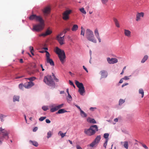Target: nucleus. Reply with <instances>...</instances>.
Returning a JSON list of instances; mask_svg holds the SVG:
<instances>
[{
    "label": "nucleus",
    "instance_id": "1",
    "mask_svg": "<svg viewBox=\"0 0 149 149\" xmlns=\"http://www.w3.org/2000/svg\"><path fill=\"white\" fill-rule=\"evenodd\" d=\"M29 19L30 20L35 19L40 23L39 24L33 26V31H38L43 29L44 26V22L40 16H37L36 15H32L29 17Z\"/></svg>",
    "mask_w": 149,
    "mask_h": 149
},
{
    "label": "nucleus",
    "instance_id": "2",
    "mask_svg": "<svg viewBox=\"0 0 149 149\" xmlns=\"http://www.w3.org/2000/svg\"><path fill=\"white\" fill-rule=\"evenodd\" d=\"M55 52L58 55L60 60L62 64L64 63L66 58L64 51L61 50L58 47H56L55 49Z\"/></svg>",
    "mask_w": 149,
    "mask_h": 149
},
{
    "label": "nucleus",
    "instance_id": "3",
    "mask_svg": "<svg viewBox=\"0 0 149 149\" xmlns=\"http://www.w3.org/2000/svg\"><path fill=\"white\" fill-rule=\"evenodd\" d=\"M98 131V127L97 125H95L90 126L88 129H85L84 130V133L88 136H91L94 135Z\"/></svg>",
    "mask_w": 149,
    "mask_h": 149
},
{
    "label": "nucleus",
    "instance_id": "4",
    "mask_svg": "<svg viewBox=\"0 0 149 149\" xmlns=\"http://www.w3.org/2000/svg\"><path fill=\"white\" fill-rule=\"evenodd\" d=\"M86 38L89 41L96 43L97 41L94 37L93 32L89 29H87L86 31Z\"/></svg>",
    "mask_w": 149,
    "mask_h": 149
},
{
    "label": "nucleus",
    "instance_id": "5",
    "mask_svg": "<svg viewBox=\"0 0 149 149\" xmlns=\"http://www.w3.org/2000/svg\"><path fill=\"white\" fill-rule=\"evenodd\" d=\"M43 81L48 85L54 87L55 83L53 81L51 75H47L44 77Z\"/></svg>",
    "mask_w": 149,
    "mask_h": 149
},
{
    "label": "nucleus",
    "instance_id": "6",
    "mask_svg": "<svg viewBox=\"0 0 149 149\" xmlns=\"http://www.w3.org/2000/svg\"><path fill=\"white\" fill-rule=\"evenodd\" d=\"M75 83L77 86L79 88L78 91L80 94L82 95H83L85 93L84 87L83 84L79 82L77 80L75 81Z\"/></svg>",
    "mask_w": 149,
    "mask_h": 149
},
{
    "label": "nucleus",
    "instance_id": "7",
    "mask_svg": "<svg viewBox=\"0 0 149 149\" xmlns=\"http://www.w3.org/2000/svg\"><path fill=\"white\" fill-rule=\"evenodd\" d=\"M9 133V132L1 127L0 128V134H1L3 136V138L4 137L6 139H8L9 138L8 135Z\"/></svg>",
    "mask_w": 149,
    "mask_h": 149
},
{
    "label": "nucleus",
    "instance_id": "8",
    "mask_svg": "<svg viewBox=\"0 0 149 149\" xmlns=\"http://www.w3.org/2000/svg\"><path fill=\"white\" fill-rule=\"evenodd\" d=\"M71 10H67L65 11L63 13V19L64 20H67L69 18V15L71 13Z\"/></svg>",
    "mask_w": 149,
    "mask_h": 149
},
{
    "label": "nucleus",
    "instance_id": "9",
    "mask_svg": "<svg viewBox=\"0 0 149 149\" xmlns=\"http://www.w3.org/2000/svg\"><path fill=\"white\" fill-rule=\"evenodd\" d=\"M50 10V8L49 6L45 7L42 10L43 14L45 16H47L49 14Z\"/></svg>",
    "mask_w": 149,
    "mask_h": 149
},
{
    "label": "nucleus",
    "instance_id": "10",
    "mask_svg": "<svg viewBox=\"0 0 149 149\" xmlns=\"http://www.w3.org/2000/svg\"><path fill=\"white\" fill-rule=\"evenodd\" d=\"M63 106V104H61L58 105L57 106H55L54 107L51 108L50 109V111L51 112H54L57 110L59 109L62 108Z\"/></svg>",
    "mask_w": 149,
    "mask_h": 149
},
{
    "label": "nucleus",
    "instance_id": "11",
    "mask_svg": "<svg viewBox=\"0 0 149 149\" xmlns=\"http://www.w3.org/2000/svg\"><path fill=\"white\" fill-rule=\"evenodd\" d=\"M65 36L62 37H59V36H57L56 39L60 45H62L64 44V40Z\"/></svg>",
    "mask_w": 149,
    "mask_h": 149
},
{
    "label": "nucleus",
    "instance_id": "12",
    "mask_svg": "<svg viewBox=\"0 0 149 149\" xmlns=\"http://www.w3.org/2000/svg\"><path fill=\"white\" fill-rule=\"evenodd\" d=\"M107 60L110 64H114L118 62V60L115 58H107Z\"/></svg>",
    "mask_w": 149,
    "mask_h": 149
},
{
    "label": "nucleus",
    "instance_id": "13",
    "mask_svg": "<svg viewBox=\"0 0 149 149\" xmlns=\"http://www.w3.org/2000/svg\"><path fill=\"white\" fill-rule=\"evenodd\" d=\"M34 85V84L32 81H29L25 84L24 86L26 88H29Z\"/></svg>",
    "mask_w": 149,
    "mask_h": 149
},
{
    "label": "nucleus",
    "instance_id": "14",
    "mask_svg": "<svg viewBox=\"0 0 149 149\" xmlns=\"http://www.w3.org/2000/svg\"><path fill=\"white\" fill-rule=\"evenodd\" d=\"M52 31L49 30V29H48L45 33H42L41 34H40L39 35L40 36H43V37H45L47 35H49L50 34L52 33Z\"/></svg>",
    "mask_w": 149,
    "mask_h": 149
},
{
    "label": "nucleus",
    "instance_id": "15",
    "mask_svg": "<svg viewBox=\"0 0 149 149\" xmlns=\"http://www.w3.org/2000/svg\"><path fill=\"white\" fill-rule=\"evenodd\" d=\"M94 34L97 38L98 39L99 42H101V40L100 37L98 30L97 29H95V30Z\"/></svg>",
    "mask_w": 149,
    "mask_h": 149
},
{
    "label": "nucleus",
    "instance_id": "16",
    "mask_svg": "<svg viewBox=\"0 0 149 149\" xmlns=\"http://www.w3.org/2000/svg\"><path fill=\"white\" fill-rule=\"evenodd\" d=\"M100 73L101 75V78H106L107 76V72L105 70H102L100 71Z\"/></svg>",
    "mask_w": 149,
    "mask_h": 149
},
{
    "label": "nucleus",
    "instance_id": "17",
    "mask_svg": "<svg viewBox=\"0 0 149 149\" xmlns=\"http://www.w3.org/2000/svg\"><path fill=\"white\" fill-rule=\"evenodd\" d=\"M144 16V13L141 12L140 13H139L136 15V20L138 21L140 20V18L141 17H143Z\"/></svg>",
    "mask_w": 149,
    "mask_h": 149
},
{
    "label": "nucleus",
    "instance_id": "18",
    "mask_svg": "<svg viewBox=\"0 0 149 149\" xmlns=\"http://www.w3.org/2000/svg\"><path fill=\"white\" fill-rule=\"evenodd\" d=\"M131 32L128 30L124 29V34L125 36L129 37L131 36Z\"/></svg>",
    "mask_w": 149,
    "mask_h": 149
},
{
    "label": "nucleus",
    "instance_id": "19",
    "mask_svg": "<svg viewBox=\"0 0 149 149\" xmlns=\"http://www.w3.org/2000/svg\"><path fill=\"white\" fill-rule=\"evenodd\" d=\"M121 144L123 145V146L126 149H128V143L127 141L125 142H121Z\"/></svg>",
    "mask_w": 149,
    "mask_h": 149
},
{
    "label": "nucleus",
    "instance_id": "20",
    "mask_svg": "<svg viewBox=\"0 0 149 149\" xmlns=\"http://www.w3.org/2000/svg\"><path fill=\"white\" fill-rule=\"evenodd\" d=\"M47 63H49L52 66H54V64L52 60L50 58L46 59Z\"/></svg>",
    "mask_w": 149,
    "mask_h": 149
},
{
    "label": "nucleus",
    "instance_id": "21",
    "mask_svg": "<svg viewBox=\"0 0 149 149\" xmlns=\"http://www.w3.org/2000/svg\"><path fill=\"white\" fill-rule=\"evenodd\" d=\"M113 20L115 23L116 26L118 28L120 27V26L119 22L118 19L116 18H113Z\"/></svg>",
    "mask_w": 149,
    "mask_h": 149
},
{
    "label": "nucleus",
    "instance_id": "22",
    "mask_svg": "<svg viewBox=\"0 0 149 149\" xmlns=\"http://www.w3.org/2000/svg\"><path fill=\"white\" fill-rule=\"evenodd\" d=\"M78 26L77 24H74L71 28V30L73 31H76L78 29Z\"/></svg>",
    "mask_w": 149,
    "mask_h": 149
},
{
    "label": "nucleus",
    "instance_id": "23",
    "mask_svg": "<svg viewBox=\"0 0 149 149\" xmlns=\"http://www.w3.org/2000/svg\"><path fill=\"white\" fill-rule=\"evenodd\" d=\"M101 139L100 135L97 136L95 139L94 141L97 144L100 141Z\"/></svg>",
    "mask_w": 149,
    "mask_h": 149
},
{
    "label": "nucleus",
    "instance_id": "24",
    "mask_svg": "<svg viewBox=\"0 0 149 149\" xmlns=\"http://www.w3.org/2000/svg\"><path fill=\"white\" fill-rule=\"evenodd\" d=\"M87 121L88 122L91 123H96V121L94 119H91L90 118H88L87 119Z\"/></svg>",
    "mask_w": 149,
    "mask_h": 149
},
{
    "label": "nucleus",
    "instance_id": "25",
    "mask_svg": "<svg viewBox=\"0 0 149 149\" xmlns=\"http://www.w3.org/2000/svg\"><path fill=\"white\" fill-rule=\"evenodd\" d=\"M29 142L31 143L33 145L36 147H37L38 145V142L35 141H32L30 140L29 141Z\"/></svg>",
    "mask_w": 149,
    "mask_h": 149
},
{
    "label": "nucleus",
    "instance_id": "26",
    "mask_svg": "<svg viewBox=\"0 0 149 149\" xmlns=\"http://www.w3.org/2000/svg\"><path fill=\"white\" fill-rule=\"evenodd\" d=\"M67 112V111L64 109H61L59 110L56 113V114L63 113Z\"/></svg>",
    "mask_w": 149,
    "mask_h": 149
},
{
    "label": "nucleus",
    "instance_id": "27",
    "mask_svg": "<svg viewBox=\"0 0 149 149\" xmlns=\"http://www.w3.org/2000/svg\"><path fill=\"white\" fill-rule=\"evenodd\" d=\"M80 112V115L82 117H86L87 116V115L86 114V113H85L82 110H81V111Z\"/></svg>",
    "mask_w": 149,
    "mask_h": 149
},
{
    "label": "nucleus",
    "instance_id": "28",
    "mask_svg": "<svg viewBox=\"0 0 149 149\" xmlns=\"http://www.w3.org/2000/svg\"><path fill=\"white\" fill-rule=\"evenodd\" d=\"M139 93L141 94V97L143 98L144 96V92L142 88H140L139 90Z\"/></svg>",
    "mask_w": 149,
    "mask_h": 149
},
{
    "label": "nucleus",
    "instance_id": "29",
    "mask_svg": "<svg viewBox=\"0 0 149 149\" xmlns=\"http://www.w3.org/2000/svg\"><path fill=\"white\" fill-rule=\"evenodd\" d=\"M19 97L18 96H14L13 98V101L15 102L16 101H19Z\"/></svg>",
    "mask_w": 149,
    "mask_h": 149
},
{
    "label": "nucleus",
    "instance_id": "30",
    "mask_svg": "<svg viewBox=\"0 0 149 149\" xmlns=\"http://www.w3.org/2000/svg\"><path fill=\"white\" fill-rule=\"evenodd\" d=\"M67 99L68 102H70L72 100V97L69 93L68 95Z\"/></svg>",
    "mask_w": 149,
    "mask_h": 149
},
{
    "label": "nucleus",
    "instance_id": "31",
    "mask_svg": "<svg viewBox=\"0 0 149 149\" xmlns=\"http://www.w3.org/2000/svg\"><path fill=\"white\" fill-rule=\"evenodd\" d=\"M66 132L63 133L61 131H59L58 133V134H60L62 138H63L65 136Z\"/></svg>",
    "mask_w": 149,
    "mask_h": 149
},
{
    "label": "nucleus",
    "instance_id": "32",
    "mask_svg": "<svg viewBox=\"0 0 149 149\" xmlns=\"http://www.w3.org/2000/svg\"><path fill=\"white\" fill-rule=\"evenodd\" d=\"M148 56L147 55H146L145 56L143 59H142V60L141 61V63H144L145 61L147 60L148 58Z\"/></svg>",
    "mask_w": 149,
    "mask_h": 149
},
{
    "label": "nucleus",
    "instance_id": "33",
    "mask_svg": "<svg viewBox=\"0 0 149 149\" xmlns=\"http://www.w3.org/2000/svg\"><path fill=\"white\" fill-rule=\"evenodd\" d=\"M109 134L108 133H105L104 134V138L106 139V140H107V141H108L109 140Z\"/></svg>",
    "mask_w": 149,
    "mask_h": 149
},
{
    "label": "nucleus",
    "instance_id": "34",
    "mask_svg": "<svg viewBox=\"0 0 149 149\" xmlns=\"http://www.w3.org/2000/svg\"><path fill=\"white\" fill-rule=\"evenodd\" d=\"M26 79L30 80V81H32L35 80L36 79V78L33 77L27 78Z\"/></svg>",
    "mask_w": 149,
    "mask_h": 149
},
{
    "label": "nucleus",
    "instance_id": "35",
    "mask_svg": "<svg viewBox=\"0 0 149 149\" xmlns=\"http://www.w3.org/2000/svg\"><path fill=\"white\" fill-rule=\"evenodd\" d=\"M81 35H82L83 36H84V35L85 30L82 27H81Z\"/></svg>",
    "mask_w": 149,
    "mask_h": 149
},
{
    "label": "nucleus",
    "instance_id": "36",
    "mask_svg": "<svg viewBox=\"0 0 149 149\" xmlns=\"http://www.w3.org/2000/svg\"><path fill=\"white\" fill-rule=\"evenodd\" d=\"M45 52L46 53V59L50 58V55L49 52L47 51H46Z\"/></svg>",
    "mask_w": 149,
    "mask_h": 149
},
{
    "label": "nucleus",
    "instance_id": "37",
    "mask_svg": "<svg viewBox=\"0 0 149 149\" xmlns=\"http://www.w3.org/2000/svg\"><path fill=\"white\" fill-rule=\"evenodd\" d=\"M80 11L83 13L86 14V12L84 8H82L79 9Z\"/></svg>",
    "mask_w": 149,
    "mask_h": 149
},
{
    "label": "nucleus",
    "instance_id": "38",
    "mask_svg": "<svg viewBox=\"0 0 149 149\" xmlns=\"http://www.w3.org/2000/svg\"><path fill=\"white\" fill-rule=\"evenodd\" d=\"M52 133L50 131H49L48 132L47 134V138H50V137H51V136H52Z\"/></svg>",
    "mask_w": 149,
    "mask_h": 149
},
{
    "label": "nucleus",
    "instance_id": "39",
    "mask_svg": "<svg viewBox=\"0 0 149 149\" xmlns=\"http://www.w3.org/2000/svg\"><path fill=\"white\" fill-rule=\"evenodd\" d=\"M42 109L44 111H46L48 109V106H43Z\"/></svg>",
    "mask_w": 149,
    "mask_h": 149
},
{
    "label": "nucleus",
    "instance_id": "40",
    "mask_svg": "<svg viewBox=\"0 0 149 149\" xmlns=\"http://www.w3.org/2000/svg\"><path fill=\"white\" fill-rule=\"evenodd\" d=\"M5 116L4 115L1 114H0V119H1V121H4V120L3 118L5 117Z\"/></svg>",
    "mask_w": 149,
    "mask_h": 149
},
{
    "label": "nucleus",
    "instance_id": "41",
    "mask_svg": "<svg viewBox=\"0 0 149 149\" xmlns=\"http://www.w3.org/2000/svg\"><path fill=\"white\" fill-rule=\"evenodd\" d=\"M46 118V117H41L39 119V120L40 121H42L44 120Z\"/></svg>",
    "mask_w": 149,
    "mask_h": 149
},
{
    "label": "nucleus",
    "instance_id": "42",
    "mask_svg": "<svg viewBox=\"0 0 149 149\" xmlns=\"http://www.w3.org/2000/svg\"><path fill=\"white\" fill-rule=\"evenodd\" d=\"M96 144V143L93 141L90 144V146L92 147H93Z\"/></svg>",
    "mask_w": 149,
    "mask_h": 149
},
{
    "label": "nucleus",
    "instance_id": "43",
    "mask_svg": "<svg viewBox=\"0 0 149 149\" xmlns=\"http://www.w3.org/2000/svg\"><path fill=\"white\" fill-rule=\"evenodd\" d=\"M125 102V100L122 99H120L119 101V104H121Z\"/></svg>",
    "mask_w": 149,
    "mask_h": 149
},
{
    "label": "nucleus",
    "instance_id": "44",
    "mask_svg": "<svg viewBox=\"0 0 149 149\" xmlns=\"http://www.w3.org/2000/svg\"><path fill=\"white\" fill-rule=\"evenodd\" d=\"M70 30V29L69 28H67L65 29L63 31V32H64V33L65 34L67 31H69Z\"/></svg>",
    "mask_w": 149,
    "mask_h": 149
},
{
    "label": "nucleus",
    "instance_id": "45",
    "mask_svg": "<svg viewBox=\"0 0 149 149\" xmlns=\"http://www.w3.org/2000/svg\"><path fill=\"white\" fill-rule=\"evenodd\" d=\"M108 141H107V139L106 140L103 146L105 147V148H106V146L107 145Z\"/></svg>",
    "mask_w": 149,
    "mask_h": 149
},
{
    "label": "nucleus",
    "instance_id": "46",
    "mask_svg": "<svg viewBox=\"0 0 149 149\" xmlns=\"http://www.w3.org/2000/svg\"><path fill=\"white\" fill-rule=\"evenodd\" d=\"M31 66L34 68H36V65L34 63H32L31 65Z\"/></svg>",
    "mask_w": 149,
    "mask_h": 149
},
{
    "label": "nucleus",
    "instance_id": "47",
    "mask_svg": "<svg viewBox=\"0 0 149 149\" xmlns=\"http://www.w3.org/2000/svg\"><path fill=\"white\" fill-rule=\"evenodd\" d=\"M3 139V137L0 136V145L2 143Z\"/></svg>",
    "mask_w": 149,
    "mask_h": 149
},
{
    "label": "nucleus",
    "instance_id": "48",
    "mask_svg": "<svg viewBox=\"0 0 149 149\" xmlns=\"http://www.w3.org/2000/svg\"><path fill=\"white\" fill-rule=\"evenodd\" d=\"M101 1L103 3L105 4L108 2V0H101Z\"/></svg>",
    "mask_w": 149,
    "mask_h": 149
},
{
    "label": "nucleus",
    "instance_id": "49",
    "mask_svg": "<svg viewBox=\"0 0 149 149\" xmlns=\"http://www.w3.org/2000/svg\"><path fill=\"white\" fill-rule=\"evenodd\" d=\"M123 79L125 80H128L129 78V77L126 76L124 77L123 78Z\"/></svg>",
    "mask_w": 149,
    "mask_h": 149
},
{
    "label": "nucleus",
    "instance_id": "50",
    "mask_svg": "<svg viewBox=\"0 0 149 149\" xmlns=\"http://www.w3.org/2000/svg\"><path fill=\"white\" fill-rule=\"evenodd\" d=\"M46 122V123H50L51 122V121L49 119H46L45 120Z\"/></svg>",
    "mask_w": 149,
    "mask_h": 149
},
{
    "label": "nucleus",
    "instance_id": "51",
    "mask_svg": "<svg viewBox=\"0 0 149 149\" xmlns=\"http://www.w3.org/2000/svg\"><path fill=\"white\" fill-rule=\"evenodd\" d=\"M38 128L37 127H35L33 129V131L34 132H36L38 130Z\"/></svg>",
    "mask_w": 149,
    "mask_h": 149
},
{
    "label": "nucleus",
    "instance_id": "52",
    "mask_svg": "<svg viewBox=\"0 0 149 149\" xmlns=\"http://www.w3.org/2000/svg\"><path fill=\"white\" fill-rule=\"evenodd\" d=\"M76 148L77 149H82V148L79 145L76 146Z\"/></svg>",
    "mask_w": 149,
    "mask_h": 149
},
{
    "label": "nucleus",
    "instance_id": "53",
    "mask_svg": "<svg viewBox=\"0 0 149 149\" xmlns=\"http://www.w3.org/2000/svg\"><path fill=\"white\" fill-rule=\"evenodd\" d=\"M142 146L146 149H148V147L146 146V145L144 144H142Z\"/></svg>",
    "mask_w": 149,
    "mask_h": 149
},
{
    "label": "nucleus",
    "instance_id": "54",
    "mask_svg": "<svg viewBox=\"0 0 149 149\" xmlns=\"http://www.w3.org/2000/svg\"><path fill=\"white\" fill-rule=\"evenodd\" d=\"M83 69L87 72H88V70H87V68L85 67L84 66V65H83Z\"/></svg>",
    "mask_w": 149,
    "mask_h": 149
},
{
    "label": "nucleus",
    "instance_id": "55",
    "mask_svg": "<svg viewBox=\"0 0 149 149\" xmlns=\"http://www.w3.org/2000/svg\"><path fill=\"white\" fill-rule=\"evenodd\" d=\"M54 80H55V81H56V82H58L59 81V80L58 79H57V78H56V77H54Z\"/></svg>",
    "mask_w": 149,
    "mask_h": 149
},
{
    "label": "nucleus",
    "instance_id": "56",
    "mask_svg": "<svg viewBox=\"0 0 149 149\" xmlns=\"http://www.w3.org/2000/svg\"><path fill=\"white\" fill-rule=\"evenodd\" d=\"M23 86V85L22 84H20L19 85V87L20 89H22Z\"/></svg>",
    "mask_w": 149,
    "mask_h": 149
},
{
    "label": "nucleus",
    "instance_id": "57",
    "mask_svg": "<svg viewBox=\"0 0 149 149\" xmlns=\"http://www.w3.org/2000/svg\"><path fill=\"white\" fill-rule=\"evenodd\" d=\"M75 106L80 111H81V110L80 107L79 106H78V105L76 104V105H75Z\"/></svg>",
    "mask_w": 149,
    "mask_h": 149
},
{
    "label": "nucleus",
    "instance_id": "58",
    "mask_svg": "<svg viewBox=\"0 0 149 149\" xmlns=\"http://www.w3.org/2000/svg\"><path fill=\"white\" fill-rule=\"evenodd\" d=\"M63 33H64V32H63V31L62 32H61L59 34H58L57 36H59V37H61V36L63 35Z\"/></svg>",
    "mask_w": 149,
    "mask_h": 149
},
{
    "label": "nucleus",
    "instance_id": "59",
    "mask_svg": "<svg viewBox=\"0 0 149 149\" xmlns=\"http://www.w3.org/2000/svg\"><path fill=\"white\" fill-rule=\"evenodd\" d=\"M69 83L70 85H73V83L71 81V80H69Z\"/></svg>",
    "mask_w": 149,
    "mask_h": 149
},
{
    "label": "nucleus",
    "instance_id": "60",
    "mask_svg": "<svg viewBox=\"0 0 149 149\" xmlns=\"http://www.w3.org/2000/svg\"><path fill=\"white\" fill-rule=\"evenodd\" d=\"M128 84V83H125V84H123L122 86V87H124L125 86H126V85H127Z\"/></svg>",
    "mask_w": 149,
    "mask_h": 149
},
{
    "label": "nucleus",
    "instance_id": "61",
    "mask_svg": "<svg viewBox=\"0 0 149 149\" xmlns=\"http://www.w3.org/2000/svg\"><path fill=\"white\" fill-rule=\"evenodd\" d=\"M29 49L30 50V51L33 50V47L32 46H30L29 47Z\"/></svg>",
    "mask_w": 149,
    "mask_h": 149
},
{
    "label": "nucleus",
    "instance_id": "62",
    "mask_svg": "<svg viewBox=\"0 0 149 149\" xmlns=\"http://www.w3.org/2000/svg\"><path fill=\"white\" fill-rule=\"evenodd\" d=\"M40 66L41 67V68H42V71H44L45 69H44L43 68L42 65V64H41V65H40Z\"/></svg>",
    "mask_w": 149,
    "mask_h": 149
},
{
    "label": "nucleus",
    "instance_id": "63",
    "mask_svg": "<svg viewBox=\"0 0 149 149\" xmlns=\"http://www.w3.org/2000/svg\"><path fill=\"white\" fill-rule=\"evenodd\" d=\"M123 78L122 79H121L120 80V81H119V83H122L123 82Z\"/></svg>",
    "mask_w": 149,
    "mask_h": 149
},
{
    "label": "nucleus",
    "instance_id": "64",
    "mask_svg": "<svg viewBox=\"0 0 149 149\" xmlns=\"http://www.w3.org/2000/svg\"><path fill=\"white\" fill-rule=\"evenodd\" d=\"M20 63H23V60L22 59H20L19 60Z\"/></svg>",
    "mask_w": 149,
    "mask_h": 149
}]
</instances>
